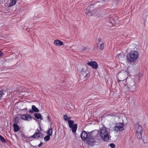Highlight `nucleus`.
<instances>
[{
	"instance_id": "obj_16",
	"label": "nucleus",
	"mask_w": 148,
	"mask_h": 148,
	"mask_svg": "<svg viewBox=\"0 0 148 148\" xmlns=\"http://www.w3.org/2000/svg\"><path fill=\"white\" fill-rule=\"evenodd\" d=\"M17 0H10V3L8 6L9 7H11L15 5L16 3Z\"/></svg>"
},
{
	"instance_id": "obj_1",
	"label": "nucleus",
	"mask_w": 148,
	"mask_h": 148,
	"mask_svg": "<svg viewBox=\"0 0 148 148\" xmlns=\"http://www.w3.org/2000/svg\"><path fill=\"white\" fill-rule=\"evenodd\" d=\"M138 52L136 51H133L127 54L126 58L128 62H133L138 58Z\"/></svg>"
},
{
	"instance_id": "obj_18",
	"label": "nucleus",
	"mask_w": 148,
	"mask_h": 148,
	"mask_svg": "<svg viewBox=\"0 0 148 148\" xmlns=\"http://www.w3.org/2000/svg\"><path fill=\"white\" fill-rule=\"evenodd\" d=\"M34 116L37 119H40L41 120L43 119L42 118V115L40 114L35 113L34 114Z\"/></svg>"
},
{
	"instance_id": "obj_11",
	"label": "nucleus",
	"mask_w": 148,
	"mask_h": 148,
	"mask_svg": "<svg viewBox=\"0 0 148 148\" xmlns=\"http://www.w3.org/2000/svg\"><path fill=\"white\" fill-rule=\"evenodd\" d=\"M89 135V133L87 134L85 131H83L80 135L81 138L83 141L86 140L88 138Z\"/></svg>"
},
{
	"instance_id": "obj_10",
	"label": "nucleus",
	"mask_w": 148,
	"mask_h": 148,
	"mask_svg": "<svg viewBox=\"0 0 148 148\" xmlns=\"http://www.w3.org/2000/svg\"><path fill=\"white\" fill-rule=\"evenodd\" d=\"M21 119L25 121H30L32 119L31 116L27 114H21L20 115Z\"/></svg>"
},
{
	"instance_id": "obj_27",
	"label": "nucleus",
	"mask_w": 148,
	"mask_h": 148,
	"mask_svg": "<svg viewBox=\"0 0 148 148\" xmlns=\"http://www.w3.org/2000/svg\"><path fill=\"white\" fill-rule=\"evenodd\" d=\"M109 146L112 148H114L115 147V145L114 144L112 143H110L109 145Z\"/></svg>"
},
{
	"instance_id": "obj_20",
	"label": "nucleus",
	"mask_w": 148,
	"mask_h": 148,
	"mask_svg": "<svg viewBox=\"0 0 148 148\" xmlns=\"http://www.w3.org/2000/svg\"><path fill=\"white\" fill-rule=\"evenodd\" d=\"M64 120L66 121L70 120V119H71V117H68V116L66 114H65L64 116Z\"/></svg>"
},
{
	"instance_id": "obj_21",
	"label": "nucleus",
	"mask_w": 148,
	"mask_h": 148,
	"mask_svg": "<svg viewBox=\"0 0 148 148\" xmlns=\"http://www.w3.org/2000/svg\"><path fill=\"white\" fill-rule=\"evenodd\" d=\"M50 138V136L47 135L45 136L44 138V140L45 141H49Z\"/></svg>"
},
{
	"instance_id": "obj_5",
	"label": "nucleus",
	"mask_w": 148,
	"mask_h": 148,
	"mask_svg": "<svg viewBox=\"0 0 148 148\" xmlns=\"http://www.w3.org/2000/svg\"><path fill=\"white\" fill-rule=\"evenodd\" d=\"M127 77V73L126 72H120L117 73L116 75V78L119 81H122L124 80Z\"/></svg>"
},
{
	"instance_id": "obj_6",
	"label": "nucleus",
	"mask_w": 148,
	"mask_h": 148,
	"mask_svg": "<svg viewBox=\"0 0 148 148\" xmlns=\"http://www.w3.org/2000/svg\"><path fill=\"white\" fill-rule=\"evenodd\" d=\"M74 121L70 120L68 121V123L69 127L71 129L73 133L75 134L76 131L77 125L76 124H74Z\"/></svg>"
},
{
	"instance_id": "obj_25",
	"label": "nucleus",
	"mask_w": 148,
	"mask_h": 148,
	"mask_svg": "<svg viewBox=\"0 0 148 148\" xmlns=\"http://www.w3.org/2000/svg\"><path fill=\"white\" fill-rule=\"evenodd\" d=\"M0 140L3 142L5 143V141L4 138L1 136H0Z\"/></svg>"
},
{
	"instance_id": "obj_33",
	"label": "nucleus",
	"mask_w": 148,
	"mask_h": 148,
	"mask_svg": "<svg viewBox=\"0 0 148 148\" xmlns=\"http://www.w3.org/2000/svg\"><path fill=\"white\" fill-rule=\"evenodd\" d=\"M48 119H49V116H48Z\"/></svg>"
},
{
	"instance_id": "obj_26",
	"label": "nucleus",
	"mask_w": 148,
	"mask_h": 148,
	"mask_svg": "<svg viewBox=\"0 0 148 148\" xmlns=\"http://www.w3.org/2000/svg\"><path fill=\"white\" fill-rule=\"evenodd\" d=\"M4 94L3 91H0V100L1 99Z\"/></svg>"
},
{
	"instance_id": "obj_7",
	"label": "nucleus",
	"mask_w": 148,
	"mask_h": 148,
	"mask_svg": "<svg viewBox=\"0 0 148 148\" xmlns=\"http://www.w3.org/2000/svg\"><path fill=\"white\" fill-rule=\"evenodd\" d=\"M123 123H117L115 124L114 127V130L116 132L121 131L124 130Z\"/></svg>"
},
{
	"instance_id": "obj_28",
	"label": "nucleus",
	"mask_w": 148,
	"mask_h": 148,
	"mask_svg": "<svg viewBox=\"0 0 148 148\" xmlns=\"http://www.w3.org/2000/svg\"><path fill=\"white\" fill-rule=\"evenodd\" d=\"M43 144V142H40V143L38 145L39 147H40Z\"/></svg>"
},
{
	"instance_id": "obj_31",
	"label": "nucleus",
	"mask_w": 148,
	"mask_h": 148,
	"mask_svg": "<svg viewBox=\"0 0 148 148\" xmlns=\"http://www.w3.org/2000/svg\"><path fill=\"white\" fill-rule=\"evenodd\" d=\"M98 40L99 41V43L101 41V39L100 38H98Z\"/></svg>"
},
{
	"instance_id": "obj_9",
	"label": "nucleus",
	"mask_w": 148,
	"mask_h": 148,
	"mask_svg": "<svg viewBox=\"0 0 148 148\" xmlns=\"http://www.w3.org/2000/svg\"><path fill=\"white\" fill-rule=\"evenodd\" d=\"M77 70L79 72L82 73V74H84L86 73V66L85 65L79 66L77 67Z\"/></svg>"
},
{
	"instance_id": "obj_3",
	"label": "nucleus",
	"mask_w": 148,
	"mask_h": 148,
	"mask_svg": "<svg viewBox=\"0 0 148 148\" xmlns=\"http://www.w3.org/2000/svg\"><path fill=\"white\" fill-rule=\"evenodd\" d=\"M135 128L136 130V136L138 139L142 138V135L143 129L142 126L138 123H136L135 125Z\"/></svg>"
},
{
	"instance_id": "obj_19",
	"label": "nucleus",
	"mask_w": 148,
	"mask_h": 148,
	"mask_svg": "<svg viewBox=\"0 0 148 148\" xmlns=\"http://www.w3.org/2000/svg\"><path fill=\"white\" fill-rule=\"evenodd\" d=\"M47 134L48 135L50 136L52 134V129L51 128H49L47 132Z\"/></svg>"
},
{
	"instance_id": "obj_13",
	"label": "nucleus",
	"mask_w": 148,
	"mask_h": 148,
	"mask_svg": "<svg viewBox=\"0 0 148 148\" xmlns=\"http://www.w3.org/2000/svg\"><path fill=\"white\" fill-rule=\"evenodd\" d=\"M88 64L95 69H97L98 66L97 63L95 61L89 62L88 63Z\"/></svg>"
},
{
	"instance_id": "obj_23",
	"label": "nucleus",
	"mask_w": 148,
	"mask_h": 148,
	"mask_svg": "<svg viewBox=\"0 0 148 148\" xmlns=\"http://www.w3.org/2000/svg\"><path fill=\"white\" fill-rule=\"evenodd\" d=\"M14 123H16L17 124L18 123V117H16L14 119Z\"/></svg>"
},
{
	"instance_id": "obj_2",
	"label": "nucleus",
	"mask_w": 148,
	"mask_h": 148,
	"mask_svg": "<svg viewBox=\"0 0 148 148\" xmlns=\"http://www.w3.org/2000/svg\"><path fill=\"white\" fill-rule=\"evenodd\" d=\"M100 131V135L101 138L105 141H108L109 140V134L106 127L101 128Z\"/></svg>"
},
{
	"instance_id": "obj_15",
	"label": "nucleus",
	"mask_w": 148,
	"mask_h": 148,
	"mask_svg": "<svg viewBox=\"0 0 148 148\" xmlns=\"http://www.w3.org/2000/svg\"><path fill=\"white\" fill-rule=\"evenodd\" d=\"M32 110H29V112L32 113L33 112H38L39 110L34 105H32Z\"/></svg>"
},
{
	"instance_id": "obj_30",
	"label": "nucleus",
	"mask_w": 148,
	"mask_h": 148,
	"mask_svg": "<svg viewBox=\"0 0 148 148\" xmlns=\"http://www.w3.org/2000/svg\"><path fill=\"white\" fill-rule=\"evenodd\" d=\"M89 75L88 74H87L85 76V78H86V77H88Z\"/></svg>"
},
{
	"instance_id": "obj_4",
	"label": "nucleus",
	"mask_w": 148,
	"mask_h": 148,
	"mask_svg": "<svg viewBox=\"0 0 148 148\" xmlns=\"http://www.w3.org/2000/svg\"><path fill=\"white\" fill-rule=\"evenodd\" d=\"M86 141L87 144L91 146H92L95 144V136L93 135L92 132H89L88 137Z\"/></svg>"
},
{
	"instance_id": "obj_17",
	"label": "nucleus",
	"mask_w": 148,
	"mask_h": 148,
	"mask_svg": "<svg viewBox=\"0 0 148 148\" xmlns=\"http://www.w3.org/2000/svg\"><path fill=\"white\" fill-rule=\"evenodd\" d=\"M13 126L14 128V132H17L19 130V128L17 124L16 123L14 124Z\"/></svg>"
},
{
	"instance_id": "obj_8",
	"label": "nucleus",
	"mask_w": 148,
	"mask_h": 148,
	"mask_svg": "<svg viewBox=\"0 0 148 148\" xmlns=\"http://www.w3.org/2000/svg\"><path fill=\"white\" fill-rule=\"evenodd\" d=\"M43 137V134L42 133L39 132L38 129H37L36 132L33 135L28 137V138H33L38 139L39 138H42Z\"/></svg>"
},
{
	"instance_id": "obj_22",
	"label": "nucleus",
	"mask_w": 148,
	"mask_h": 148,
	"mask_svg": "<svg viewBox=\"0 0 148 148\" xmlns=\"http://www.w3.org/2000/svg\"><path fill=\"white\" fill-rule=\"evenodd\" d=\"M86 14H87L88 16H91L92 15V13L90 10H88V9H86L85 11Z\"/></svg>"
},
{
	"instance_id": "obj_32",
	"label": "nucleus",
	"mask_w": 148,
	"mask_h": 148,
	"mask_svg": "<svg viewBox=\"0 0 148 148\" xmlns=\"http://www.w3.org/2000/svg\"><path fill=\"white\" fill-rule=\"evenodd\" d=\"M3 53L1 51H0V57L2 55Z\"/></svg>"
},
{
	"instance_id": "obj_29",
	"label": "nucleus",
	"mask_w": 148,
	"mask_h": 148,
	"mask_svg": "<svg viewBox=\"0 0 148 148\" xmlns=\"http://www.w3.org/2000/svg\"><path fill=\"white\" fill-rule=\"evenodd\" d=\"M121 55V53L118 54L117 55V56L118 58H119V59H120V56Z\"/></svg>"
},
{
	"instance_id": "obj_14",
	"label": "nucleus",
	"mask_w": 148,
	"mask_h": 148,
	"mask_svg": "<svg viewBox=\"0 0 148 148\" xmlns=\"http://www.w3.org/2000/svg\"><path fill=\"white\" fill-rule=\"evenodd\" d=\"M54 44L57 46H61L63 44V42L59 40H56L53 42Z\"/></svg>"
},
{
	"instance_id": "obj_12",
	"label": "nucleus",
	"mask_w": 148,
	"mask_h": 148,
	"mask_svg": "<svg viewBox=\"0 0 148 148\" xmlns=\"http://www.w3.org/2000/svg\"><path fill=\"white\" fill-rule=\"evenodd\" d=\"M136 83V82L134 80H132L131 81L129 87V88L130 90L132 91L135 89L136 88V86H135Z\"/></svg>"
},
{
	"instance_id": "obj_24",
	"label": "nucleus",
	"mask_w": 148,
	"mask_h": 148,
	"mask_svg": "<svg viewBox=\"0 0 148 148\" xmlns=\"http://www.w3.org/2000/svg\"><path fill=\"white\" fill-rule=\"evenodd\" d=\"M100 49L101 50L103 49L104 48V43L103 42H102L101 44H100Z\"/></svg>"
}]
</instances>
